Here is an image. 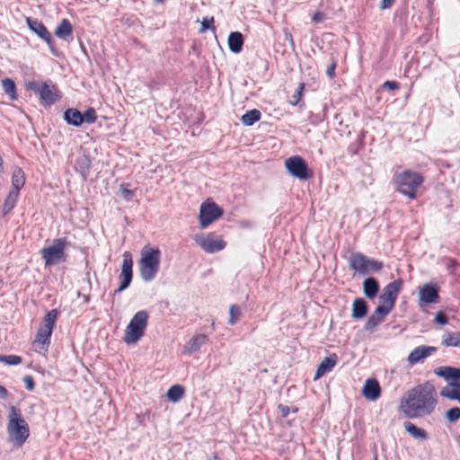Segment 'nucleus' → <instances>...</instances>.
<instances>
[{"label":"nucleus","mask_w":460,"mask_h":460,"mask_svg":"<svg viewBox=\"0 0 460 460\" xmlns=\"http://www.w3.org/2000/svg\"><path fill=\"white\" fill-rule=\"evenodd\" d=\"M51 335V331L40 327L37 331L34 344H39L42 349L47 350L50 344Z\"/></svg>","instance_id":"nucleus-26"},{"label":"nucleus","mask_w":460,"mask_h":460,"mask_svg":"<svg viewBox=\"0 0 460 460\" xmlns=\"http://www.w3.org/2000/svg\"><path fill=\"white\" fill-rule=\"evenodd\" d=\"M383 267L382 261L368 258L361 252H354L349 258V268L360 275L378 272Z\"/></svg>","instance_id":"nucleus-8"},{"label":"nucleus","mask_w":460,"mask_h":460,"mask_svg":"<svg viewBox=\"0 0 460 460\" xmlns=\"http://www.w3.org/2000/svg\"><path fill=\"white\" fill-rule=\"evenodd\" d=\"M7 432L10 440L18 447H21L30 435L29 425L21 410L15 406L9 408Z\"/></svg>","instance_id":"nucleus-3"},{"label":"nucleus","mask_w":460,"mask_h":460,"mask_svg":"<svg viewBox=\"0 0 460 460\" xmlns=\"http://www.w3.org/2000/svg\"><path fill=\"white\" fill-rule=\"evenodd\" d=\"M434 322L439 325H445L447 323L448 319H447V314L444 312L439 311L436 314Z\"/></svg>","instance_id":"nucleus-45"},{"label":"nucleus","mask_w":460,"mask_h":460,"mask_svg":"<svg viewBox=\"0 0 460 460\" xmlns=\"http://www.w3.org/2000/svg\"><path fill=\"white\" fill-rule=\"evenodd\" d=\"M2 163H3V160H2V157L0 156V166L2 165Z\"/></svg>","instance_id":"nucleus-58"},{"label":"nucleus","mask_w":460,"mask_h":460,"mask_svg":"<svg viewBox=\"0 0 460 460\" xmlns=\"http://www.w3.org/2000/svg\"><path fill=\"white\" fill-rule=\"evenodd\" d=\"M119 278L120 279V283L119 288L115 289L114 295L127 289L131 284L133 279V259L129 252H125L123 253L121 272Z\"/></svg>","instance_id":"nucleus-14"},{"label":"nucleus","mask_w":460,"mask_h":460,"mask_svg":"<svg viewBox=\"0 0 460 460\" xmlns=\"http://www.w3.org/2000/svg\"><path fill=\"white\" fill-rule=\"evenodd\" d=\"M457 266V262L456 260L451 259L449 263L447 264V269L453 270Z\"/></svg>","instance_id":"nucleus-52"},{"label":"nucleus","mask_w":460,"mask_h":460,"mask_svg":"<svg viewBox=\"0 0 460 460\" xmlns=\"http://www.w3.org/2000/svg\"><path fill=\"white\" fill-rule=\"evenodd\" d=\"M434 374L447 381L439 395L451 401H456L460 404V368L444 366L434 369Z\"/></svg>","instance_id":"nucleus-2"},{"label":"nucleus","mask_w":460,"mask_h":460,"mask_svg":"<svg viewBox=\"0 0 460 460\" xmlns=\"http://www.w3.org/2000/svg\"><path fill=\"white\" fill-rule=\"evenodd\" d=\"M7 394L8 391L6 390V388L0 385V397L5 398Z\"/></svg>","instance_id":"nucleus-53"},{"label":"nucleus","mask_w":460,"mask_h":460,"mask_svg":"<svg viewBox=\"0 0 460 460\" xmlns=\"http://www.w3.org/2000/svg\"><path fill=\"white\" fill-rule=\"evenodd\" d=\"M441 343L446 347L460 346V332H447L442 337Z\"/></svg>","instance_id":"nucleus-33"},{"label":"nucleus","mask_w":460,"mask_h":460,"mask_svg":"<svg viewBox=\"0 0 460 460\" xmlns=\"http://www.w3.org/2000/svg\"><path fill=\"white\" fill-rule=\"evenodd\" d=\"M379 291V283L373 278L368 277L363 282L364 295L368 298H374Z\"/></svg>","instance_id":"nucleus-25"},{"label":"nucleus","mask_w":460,"mask_h":460,"mask_svg":"<svg viewBox=\"0 0 460 460\" xmlns=\"http://www.w3.org/2000/svg\"><path fill=\"white\" fill-rule=\"evenodd\" d=\"M161 252L158 248L145 246L141 251L139 261V273L146 282L153 280L159 271Z\"/></svg>","instance_id":"nucleus-5"},{"label":"nucleus","mask_w":460,"mask_h":460,"mask_svg":"<svg viewBox=\"0 0 460 460\" xmlns=\"http://www.w3.org/2000/svg\"><path fill=\"white\" fill-rule=\"evenodd\" d=\"M337 66V61L332 58V64L329 66V67L326 70V75L330 78H333L335 76V69Z\"/></svg>","instance_id":"nucleus-47"},{"label":"nucleus","mask_w":460,"mask_h":460,"mask_svg":"<svg viewBox=\"0 0 460 460\" xmlns=\"http://www.w3.org/2000/svg\"><path fill=\"white\" fill-rule=\"evenodd\" d=\"M97 119V114L94 108H88L84 112H82V120L83 124H92L94 123Z\"/></svg>","instance_id":"nucleus-39"},{"label":"nucleus","mask_w":460,"mask_h":460,"mask_svg":"<svg viewBox=\"0 0 460 460\" xmlns=\"http://www.w3.org/2000/svg\"><path fill=\"white\" fill-rule=\"evenodd\" d=\"M19 197V192L16 190H12L8 193L4 205H3V214L7 215L11 212V210L14 208L17 199Z\"/></svg>","instance_id":"nucleus-32"},{"label":"nucleus","mask_w":460,"mask_h":460,"mask_svg":"<svg viewBox=\"0 0 460 460\" xmlns=\"http://www.w3.org/2000/svg\"><path fill=\"white\" fill-rule=\"evenodd\" d=\"M438 404L433 384L425 382L408 390L401 399V410L409 419L430 415Z\"/></svg>","instance_id":"nucleus-1"},{"label":"nucleus","mask_w":460,"mask_h":460,"mask_svg":"<svg viewBox=\"0 0 460 460\" xmlns=\"http://www.w3.org/2000/svg\"><path fill=\"white\" fill-rule=\"evenodd\" d=\"M440 287L437 282H428L419 290L420 305L436 304L440 300Z\"/></svg>","instance_id":"nucleus-15"},{"label":"nucleus","mask_w":460,"mask_h":460,"mask_svg":"<svg viewBox=\"0 0 460 460\" xmlns=\"http://www.w3.org/2000/svg\"><path fill=\"white\" fill-rule=\"evenodd\" d=\"M22 381L25 384L28 391H33L35 388L34 379L31 375H26L22 377Z\"/></svg>","instance_id":"nucleus-46"},{"label":"nucleus","mask_w":460,"mask_h":460,"mask_svg":"<svg viewBox=\"0 0 460 460\" xmlns=\"http://www.w3.org/2000/svg\"><path fill=\"white\" fill-rule=\"evenodd\" d=\"M389 313V308L378 305L366 322L364 330L373 332L385 320Z\"/></svg>","instance_id":"nucleus-16"},{"label":"nucleus","mask_w":460,"mask_h":460,"mask_svg":"<svg viewBox=\"0 0 460 460\" xmlns=\"http://www.w3.org/2000/svg\"><path fill=\"white\" fill-rule=\"evenodd\" d=\"M227 43L231 52L234 54L240 53L244 43L243 34L239 31L231 32L228 36Z\"/></svg>","instance_id":"nucleus-22"},{"label":"nucleus","mask_w":460,"mask_h":460,"mask_svg":"<svg viewBox=\"0 0 460 460\" xmlns=\"http://www.w3.org/2000/svg\"><path fill=\"white\" fill-rule=\"evenodd\" d=\"M83 298H84V301L85 303L89 302V299H90V298H89V296H87V295H84V296H83Z\"/></svg>","instance_id":"nucleus-55"},{"label":"nucleus","mask_w":460,"mask_h":460,"mask_svg":"<svg viewBox=\"0 0 460 460\" xmlns=\"http://www.w3.org/2000/svg\"><path fill=\"white\" fill-rule=\"evenodd\" d=\"M403 427L405 430L414 438L425 440L428 438V434L424 429L417 427L411 421H405L403 423Z\"/></svg>","instance_id":"nucleus-29"},{"label":"nucleus","mask_w":460,"mask_h":460,"mask_svg":"<svg viewBox=\"0 0 460 460\" xmlns=\"http://www.w3.org/2000/svg\"><path fill=\"white\" fill-rule=\"evenodd\" d=\"M208 338L205 334H197L192 337L187 344V349L190 354L198 351L202 345L207 343Z\"/></svg>","instance_id":"nucleus-28"},{"label":"nucleus","mask_w":460,"mask_h":460,"mask_svg":"<svg viewBox=\"0 0 460 460\" xmlns=\"http://www.w3.org/2000/svg\"><path fill=\"white\" fill-rule=\"evenodd\" d=\"M446 419L451 422L455 423L460 420V408L459 407H452L447 410L445 413Z\"/></svg>","instance_id":"nucleus-40"},{"label":"nucleus","mask_w":460,"mask_h":460,"mask_svg":"<svg viewBox=\"0 0 460 460\" xmlns=\"http://www.w3.org/2000/svg\"><path fill=\"white\" fill-rule=\"evenodd\" d=\"M157 3H163L164 0H155Z\"/></svg>","instance_id":"nucleus-57"},{"label":"nucleus","mask_w":460,"mask_h":460,"mask_svg":"<svg viewBox=\"0 0 460 460\" xmlns=\"http://www.w3.org/2000/svg\"><path fill=\"white\" fill-rule=\"evenodd\" d=\"M26 22L30 30L32 31L40 39H42V37H44L49 32L44 23L38 19L28 17L26 19Z\"/></svg>","instance_id":"nucleus-27"},{"label":"nucleus","mask_w":460,"mask_h":460,"mask_svg":"<svg viewBox=\"0 0 460 460\" xmlns=\"http://www.w3.org/2000/svg\"><path fill=\"white\" fill-rule=\"evenodd\" d=\"M0 361L10 366H15L22 363V358L17 355H0Z\"/></svg>","instance_id":"nucleus-41"},{"label":"nucleus","mask_w":460,"mask_h":460,"mask_svg":"<svg viewBox=\"0 0 460 460\" xmlns=\"http://www.w3.org/2000/svg\"><path fill=\"white\" fill-rule=\"evenodd\" d=\"M184 387L181 385H174L171 386L166 394L168 400L172 402H177L184 395Z\"/></svg>","instance_id":"nucleus-35"},{"label":"nucleus","mask_w":460,"mask_h":460,"mask_svg":"<svg viewBox=\"0 0 460 460\" xmlns=\"http://www.w3.org/2000/svg\"><path fill=\"white\" fill-rule=\"evenodd\" d=\"M242 315L241 308L238 305H231L229 308L228 324L234 325Z\"/></svg>","instance_id":"nucleus-37"},{"label":"nucleus","mask_w":460,"mask_h":460,"mask_svg":"<svg viewBox=\"0 0 460 460\" xmlns=\"http://www.w3.org/2000/svg\"><path fill=\"white\" fill-rule=\"evenodd\" d=\"M285 166L290 175L301 181H306L314 175L313 171L300 155H294L286 159Z\"/></svg>","instance_id":"nucleus-10"},{"label":"nucleus","mask_w":460,"mask_h":460,"mask_svg":"<svg viewBox=\"0 0 460 460\" xmlns=\"http://www.w3.org/2000/svg\"><path fill=\"white\" fill-rule=\"evenodd\" d=\"M25 183V175L23 171L17 167L14 169L12 174V190H16L17 192H20V190L24 186Z\"/></svg>","instance_id":"nucleus-30"},{"label":"nucleus","mask_w":460,"mask_h":460,"mask_svg":"<svg viewBox=\"0 0 460 460\" xmlns=\"http://www.w3.org/2000/svg\"><path fill=\"white\" fill-rule=\"evenodd\" d=\"M362 394L370 401L378 399L381 395V387L378 381L375 378L367 379L362 388Z\"/></svg>","instance_id":"nucleus-18"},{"label":"nucleus","mask_w":460,"mask_h":460,"mask_svg":"<svg viewBox=\"0 0 460 460\" xmlns=\"http://www.w3.org/2000/svg\"><path fill=\"white\" fill-rule=\"evenodd\" d=\"M437 347L421 345L416 347L408 356L410 365H415L437 351Z\"/></svg>","instance_id":"nucleus-17"},{"label":"nucleus","mask_w":460,"mask_h":460,"mask_svg":"<svg viewBox=\"0 0 460 460\" xmlns=\"http://www.w3.org/2000/svg\"><path fill=\"white\" fill-rule=\"evenodd\" d=\"M91 166L92 160L88 154L84 153L82 155L76 157L75 169L81 174L84 181H86L89 176Z\"/></svg>","instance_id":"nucleus-20"},{"label":"nucleus","mask_w":460,"mask_h":460,"mask_svg":"<svg viewBox=\"0 0 460 460\" xmlns=\"http://www.w3.org/2000/svg\"><path fill=\"white\" fill-rule=\"evenodd\" d=\"M297 411H298V409H297V408H294V409L292 410V411H293V412H297Z\"/></svg>","instance_id":"nucleus-56"},{"label":"nucleus","mask_w":460,"mask_h":460,"mask_svg":"<svg viewBox=\"0 0 460 460\" xmlns=\"http://www.w3.org/2000/svg\"><path fill=\"white\" fill-rule=\"evenodd\" d=\"M1 282H2V281L0 280V283H1Z\"/></svg>","instance_id":"nucleus-59"},{"label":"nucleus","mask_w":460,"mask_h":460,"mask_svg":"<svg viewBox=\"0 0 460 460\" xmlns=\"http://www.w3.org/2000/svg\"><path fill=\"white\" fill-rule=\"evenodd\" d=\"M394 182L398 192L410 199H415L419 188L424 182V177L419 172L405 170L394 175Z\"/></svg>","instance_id":"nucleus-4"},{"label":"nucleus","mask_w":460,"mask_h":460,"mask_svg":"<svg viewBox=\"0 0 460 460\" xmlns=\"http://www.w3.org/2000/svg\"><path fill=\"white\" fill-rule=\"evenodd\" d=\"M224 214L223 209L214 201L207 199L199 208V225L201 229L207 228L214 221L221 217Z\"/></svg>","instance_id":"nucleus-11"},{"label":"nucleus","mask_w":460,"mask_h":460,"mask_svg":"<svg viewBox=\"0 0 460 460\" xmlns=\"http://www.w3.org/2000/svg\"><path fill=\"white\" fill-rule=\"evenodd\" d=\"M278 409L279 410L282 418H286L290 412V408L284 404H279Z\"/></svg>","instance_id":"nucleus-49"},{"label":"nucleus","mask_w":460,"mask_h":460,"mask_svg":"<svg viewBox=\"0 0 460 460\" xmlns=\"http://www.w3.org/2000/svg\"><path fill=\"white\" fill-rule=\"evenodd\" d=\"M26 90H30L38 94L40 98V102L46 106L54 104L60 96L56 92V86H51L47 83L38 81H30L26 84Z\"/></svg>","instance_id":"nucleus-9"},{"label":"nucleus","mask_w":460,"mask_h":460,"mask_svg":"<svg viewBox=\"0 0 460 460\" xmlns=\"http://www.w3.org/2000/svg\"><path fill=\"white\" fill-rule=\"evenodd\" d=\"M58 315V311L57 309H51L44 316L42 324L40 327L53 332Z\"/></svg>","instance_id":"nucleus-31"},{"label":"nucleus","mask_w":460,"mask_h":460,"mask_svg":"<svg viewBox=\"0 0 460 460\" xmlns=\"http://www.w3.org/2000/svg\"><path fill=\"white\" fill-rule=\"evenodd\" d=\"M194 241L200 246V248L208 253H215L225 249L226 243L217 238L214 233H208V234H196Z\"/></svg>","instance_id":"nucleus-13"},{"label":"nucleus","mask_w":460,"mask_h":460,"mask_svg":"<svg viewBox=\"0 0 460 460\" xmlns=\"http://www.w3.org/2000/svg\"><path fill=\"white\" fill-rule=\"evenodd\" d=\"M261 113L257 109H252L246 111L242 117L241 121L245 126H252L255 122L261 119Z\"/></svg>","instance_id":"nucleus-34"},{"label":"nucleus","mask_w":460,"mask_h":460,"mask_svg":"<svg viewBox=\"0 0 460 460\" xmlns=\"http://www.w3.org/2000/svg\"><path fill=\"white\" fill-rule=\"evenodd\" d=\"M148 314L145 310L138 311L128 324L123 341L126 344L137 343L145 334L147 326Z\"/></svg>","instance_id":"nucleus-7"},{"label":"nucleus","mask_w":460,"mask_h":460,"mask_svg":"<svg viewBox=\"0 0 460 460\" xmlns=\"http://www.w3.org/2000/svg\"><path fill=\"white\" fill-rule=\"evenodd\" d=\"M207 30L216 31V27L214 25V17L203 18V20L201 22L200 31L203 32V31H206Z\"/></svg>","instance_id":"nucleus-44"},{"label":"nucleus","mask_w":460,"mask_h":460,"mask_svg":"<svg viewBox=\"0 0 460 460\" xmlns=\"http://www.w3.org/2000/svg\"><path fill=\"white\" fill-rule=\"evenodd\" d=\"M73 34V26L68 19H63L59 24L57 26L55 30V35L67 41L69 39L72 38Z\"/></svg>","instance_id":"nucleus-21"},{"label":"nucleus","mask_w":460,"mask_h":460,"mask_svg":"<svg viewBox=\"0 0 460 460\" xmlns=\"http://www.w3.org/2000/svg\"><path fill=\"white\" fill-rule=\"evenodd\" d=\"M304 88H305V84L304 83L299 84L295 93L292 95V99L290 100L291 105L295 106L300 102L302 95H303Z\"/></svg>","instance_id":"nucleus-43"},{"label":"nucleus","mask_w":460,"mask_h":460,"mask_svg":"<svg viewBox=\"0 0 460 460\" xmlns=\"http://www.w3.org/2000/svg\"><path fill=\"white\" fill-rule=\"evenodd\" d=\"M338 362V356L335 353L324 358V359L318 365L314 379L317 380L325 374L331 372Z\"/></svg>","instance_id":"nucleus-19"},{"label":"nucleus","mask_w":460,"mask_h":460,"mask_svg":"<svg viewBox=\"0 0 460 460\" xmlns=\"http://www.w3.org/2000/svg\"><path fill=\"white\" fill-rule=\"evenodd\" d=\"M403 282L401 279L388 283L383 289L382 294L379 296L380 306L389 308L391 312L394 307L397 296L402 290Z\"/></svg>","instance_id":"nucleus-12"},{"label":"nucleus","mask_w":460,"mask_h":460,"mask_svg":"<svg viewBox=\"0 0 460 460\" xmlns=\"http://www.w3.org/2000/svg\"><path fill=\"white\" fill-rule=\"evenodd\" d=\"M285 36H286V39L288 40H289V42L291 43L292 46H294V40H293V37H292V34L290 32H285Z\"/></svg>","instance_id":"nucleus-54"},{"label":"nucleus","mask_w":460,"mask_h":460,"mask_svg":"<svg viewBox=\"0 0 460 460\" xmlns=\"http://www.w3.org/2000/svg\"><path fill=\"white\" fill-rule=\"evenodd\" d=\"M325 14L323 12H315L313 15V21L314 22H321L324 20Z\"/></svg>","instance_id":"nucleus-50"},{"label":"nucleus","mask_w":460,"mask_h":460,"mask_svg":"<svg viewBox=\"0 0 460 460\" xmlns=\"http://www.w3.org/2000/svg\"><path fill=\"white\" fill-rule=\"evenodd\" d=\"M69 245L70 243L66 238L61 237L54 239L52 245L42 248L40 252L44 261L45 267L65 262L67 259L65 250Z\"/></svg>","instance_id":"nucleus-6"},{"label":"nucleus","mask_w":460,"mask_h":460,"mask_svg":"<svg viewBox=\"0 0 460 460\" xmlns=\"http://www.w3.org/2000/svg\"><path fill=\"white\" fill-rule=\"evenodd\" d=\"M400 84L396 81H385L382 84V88H387L389 90H396L399 89Z\"/></svg>","instance_id":"nucleus-48"},{"label":"nucleus","mask_w":460,"mask_h":460,"mask_svg":"<svg viewBox=\"0 0 460 460\" xmlns=\"http://www.w3.org/2000/svg\"><path fill=\"white\" fill-rule=\"evenodd\" d=\"M41 40L48 44L49 50L53 56L58 58L60 57L61 52L57 49L55 40H53L49 31L44 37H42Z\"/></svg>","instance_id":"nucleus-38"},{"label":"nucleus","mask_w":460,"mask_h":460,"mask_svg":"<svg viewBox=\"0 0 460 460\" xmlns=\"http://www.w3.org/2000/svg\"><path fill=\"white\" fill-rule=\"evenodd\" d=\"M368 312L367 303L364 298L358 297L353 301L351 316L359 320L364 318Z\"/></svg>","instance_id":"nucleus-23"},{"label":"nucleus","mask_w":460,"mask_h":460,"mask_svg":"<svg viewBox=\"0 0 460 460\" xmlns=\"http://www.w3.org/2000/svg\"><path fill=\"white\" fill-rule=\"evenodd\" d=\"M64 120L71 126L80 127L83 125L82 112L75 108H68L64 111Z\"/></svg>","instance_id":"nucleus-24"},{"label":"nucleus","mask_w":460,"mask_h":460,"mask_svg":"<svg viewBox=\"0 0 460 460\" xmlns=\"http://www.w3.org/2000/svg\"><path fill=\"white\" fill-rule=\"evenodd\" d=\"M129 183H121L119 185V190L121 192V196L128 201L132 200L135 197L136 192L133 190L128 189Z\"/></svg>","instance_id":"nucleus-42"},{"label":"nucleus","mask_w":460,"mask_h":460,"mask_svg":"<svg viewBox=\"0 0 460 460\" xmlns=\"http://www.w3.org/2000/svg\"><path fill=\"white\" fill-rule=\"evenodd\" d=\"M2 86H3L4 93L9 96L10 100H12V101L17 100L16 85L13 79L4 78L2 81Z\"/></svg>","instance_id":"nucleus-36"},{"label":"nucleus","mask_w":460,"mask_h":460,"mask_svg":"<svg viewBox=\"0 0 460 460\" xmlns=\"http://www.w3.org/2000/svg\"><path fill=\"white\" fill-rule=\"evenodd\" d=\"M394 0H381L380 9H389L393 6Z\"/></svg>","instance_id":"nucleus-51"}]
</instances>
